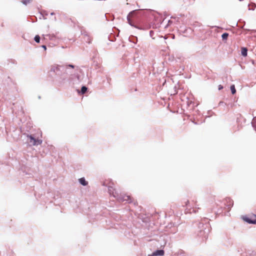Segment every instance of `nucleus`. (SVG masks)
<instances>
[{
  "label": "nucleus",
  "mask_w": 256,
  "mask_h": 256,
  "mask_svg": "<svg viewBox=\"0 0 256 256\" xmlns=\"http://www.w3.org/2000/svg\"><path fill=\"white\" fill-rule=\"evenodd\" d=\"M28 137L30 138V142L32 144V146H38L42 144V139L36 138L32 136H28Z\"/></svg>",
  "instance_id": "f257e3e1"
},
{
  "label": "nucleus",
  "mask_w": 256,
  "mask_h": 256,
  "mask_svg": "<svg viewBox=\"0 0 256 256\" xmlns=\"http://www.w3.org/2000/svg\"><path fill=\"white\" fill-rule=\"evenodd\" d=\"M244 220L249 224L256 223V216L254 215L252 217L245 216L244 218Z\"/></svg>",
  "instance_id": "f03ea898"
},
{
  "label": "nucleus",
  "mask_w": 256,
  "mask_h": 256,
  "mask_svg": "<svg viewBox=\"0 0 256 256\" xmlns=\"http://www.w3.org/2000/svg\"><path fill=\"white\" fill-rule=\"evenodd\" d=\"M118 199L121 201H126V202H131L130 197L129 196L124 195L122 197L118 198Z\"/></svg>",
  "instance_id": "7ed1b4c3"
},
{
  "label": "nucleus",
  "mask_w": 256,
  "mask_h": 256,
  "mask_svg": "<svg viewBox=\"0 0 256 256\" xmlns=\"http://www.w3.org/2000/svg\"><path fill=\"white\" fill-rule=\"evenodd\" d=\"M62 66L60 65L54 64L52 66L51 68V70L54 72H57L60 70Z\"/></svg>",
  "instance_id": "20e7f679"
},
{
  "label": "nucleus",
  "mask_w": 256,
  "mask_h": 256,
  "mask_svg": "<svg viewBox=\"0 0 256 256\" xmlns=\"http://www.w3.org/2000/svg\"><path fill=\"white\" fill-rule=\"evenodd\" d=\"M164 254V251L163 250H157L152 254V256H163Z\"/></svg>",
  "instance_id": "39448f33"
},
{
  "label": "nucleus",
  "mask_w": 256,
  "mask_h": 256,
  "mask_svg": "<svg viewBox=\"0 0 256 256\" xmlns=\"http://www.w3.org/2000/svg\"><path fill=\"white\" fill-rule=\"evenodd\" d=\"M79 182L82 186H86L88 184L87 181L84 178H82L78 179Z\"/></svg>",
  "instance_id": "423d86ee"
},
{
  "label": "nucleus",
  "mask_w": 256,
  "mask_h": 256,
  "mask_svg": "<svg viewBox=\"0 0 256 256\" xmlns=\"http://www.w3.org/2000/svg\"><path fill=\"white\" fill-rule=\"evenodd\" d=\"M134 12H135L134 10L132 11L127 16V20H128V22L131 26H132V22H131V21H130V18L132 16V14Z\"/></svg>",
  "instance_id": "0eeeda50"
},
{
  "label": "nucleus",
  "mask_w": 256,
  "mask_h": 256,
  "mask_svg": "<svg viewBox=\"0 0 256 256\" xmlns=\"http://www.w3.org/2000/svg\"><path fill=\"white\" fill-rule=\"evenodd\" d=\"M247 52H248V50L246 48H242L241 53L243 56H247Z\"/></svg>",
  "instance_id": "6e6552de"
},
{
  "label": "nucleus",
  "mask_w": 256,
  "mask_h": 256,
  "mask_svg": "<svg viewBox=\"0 0 256 256\" xmlns=\"http://www.w3.org/2000/svg\"><path fill=\"white\" fill-rule=\"evenodd\" d=\"M112 188L110 187L108 188V191L110 194H112L114 197H118V194L116 192H112Z\"/></svg>",
  "instance_id": "1a4fd4ad"
},
{
  "label": "nucleus",
  "mask_w": 256,
  "mask_h": 256,
  "mask_svg": "<svg viewBox=\"0 0 256 256\" xmlns=\"http://www.w3.org/2000/svg\"><path fill=\"white\" fill-rule=\"evenodd\" d=\"M230 90L232 92V93L234 94L236 92V90L235 88L234 85L232 84L230 86Z\"/></svg>",
  "instance_id": "9d476101"
},
{
  "label": "nucleus",
  "mask_w": 256,
  "mask_h": 256,
  "mask_svg": "<svg viewBox=\"0 0 256 256\" xmlns=\"http://www.w3.org/2000/svg\"><path fill=\"white\" fill-rule=\"evenodd\" d=\"M32 0H22V3L25 5L28 4H30Z\"/></svg>",
  "instance_id": "9b49d317"
},
{
  "label": "nucleus",
  "mask_w": 256,
  "mask_h": 256,
  "mask_svg": "<svg viewBox=\"0 0 256 256\" xmlns=\"http://www.w3.org/2000/svg\"><path fill=\"white\" fill-rule=\"evenodd\" d=\"M228 33H224L222 34V37L223 40H226L228 37Z\"/></svg>",
  "instance_id": "f8f14e48"
},
{
  "label": "nucleus",
  "mask_w": 256,
  "mask_h": 256,
  "mask_svg": "<svg viewBox=\"0 0 256 256\" xmlns=\"http://www.w3.org/2000/svg\"><path fill=\"white\" fill-rule=\"evenodd\" d=\"M255 7H256V5L254 4H250L248 5V8H249L250 10H254V8H255Z\"/></svg>",
  "instance_id": "ddd939ff"
},
{
  "label": "nucleus",
  "mask_w": 256,
  "mask_h": 256,
  "mask_svg": "<svg viewBox=\"0 0 256 256\" xmlns=\"http://www.w3.org/2000/svg\"><path fill=\"white\" fill-rule=\"evenodd\" d=\"M34 40H35L36 42H38V43L40 42V36H38V35H37V36H36L34 37Z\"/></svg>",
  "instance_id": "4468645a"
},
{
  "label": "nucleus",
  "mask_w": 256,
  "mask_h": 256,
  "mask_svg": "<svg viewBox=\"0 0 256 256\" xmlns=\"http://www.w3.org/2000/svg\"><path fill=\"white\" fill-rule=\"evenodd\" d=\"M86 90H87V88L86 86H82V90H81L82 93L84 94L86 92Z\"/></svg>",
  "instance_id": "2eb2a0df"
},
{
  "label": "nucleus",
  "mask_w": 256,
  "mask_h": 256,
  "mask_svg": "<svg viewBox=\"0 0 256 256\" xmlns=\"http://www.w3.org/2000/svg\"><path fill=\"white\" fill-rule=\"evenodd\" d=\"M66 68H74V66L72 64H69L66 66Z\"/></svg>",
  "instance_id": "dca6fc26"
},
{
  "label": "nucleus",
  "mask_w": 256,
  "mask_h": 256,
  "mask_svg": "<svg viewBox=\"0 0 256 256\" xmlns=\"http://www.w3.org/2000/svg\"><path fill=\"white\" fill-rule=\"evenodd\" d=\"M218 90H221L223 88V86L220 84L218 86Z\"/></svg>",
  "instance_id": "f3484780"
},
{
  "label": "nucleus",
  "mask_w": 256,
  "mask_h": 256,
  "mask_svg": "<svg viewBox=\"0 0 256 256\" xmlns=\"http://www.w3.org/2000/svg\"><path fill=\"white\" fill-rule=\"evenodd\" d=\"M252 124H256V118H254L253 120V121H252Z\"/></svg>",
  "instance_id": "a211bd4d"
},
{
  "label": "nucleus",
  "mask_w": 256,
  "mask_h": 256,
  "mask_svg": "<svg viewBox=\"0 0 256 256\" xmlns=\"http://www.w3.org/2000/svg\"><path fill=\"white\" fill-rule=\"evenodd\" d=\"M42 48H44V50H46V46H42Z\"/></svg>",
  "instance_id": "6ab92c4d"
}]
</instances>
